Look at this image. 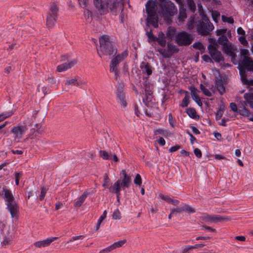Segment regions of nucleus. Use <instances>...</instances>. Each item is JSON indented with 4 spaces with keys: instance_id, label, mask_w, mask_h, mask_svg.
Listing matches in <instances>:
<instances>
[{
    "instance_id": "obj_1",
    "label": "nucleus",
    "mask_w": 253,
    "mask_h": 253,
    "mask_svg": "<svg viewBox=\"0 0 253 253\" xmlns=\"http://www.w3.org/2000/svg\"><path fill=\"white\" fill-rule=\"evenodd\" d=\"M249 51L247 49H242L240 51V59L238 69L242 82L244 84L253 85V80H248L245 70L253 72V60L249 57Z\"/></svg>"
},
{
    "instance_id": "obj_2",
    "label": "nucleus",
    "mask_w": 253,
    "mask_h": 253,
    "mask_svg": "<svg viewBox=\"0 0 253 253\" xmlns=\"http://www.w3.org/2000/svg\"><path fill=\"white\" fill-rule=\"evenodd\" d=\"M93 3L100 14H105L108 12L113 15H117L121 10L124 9V3L118 0H93Z\"/></svg>"
},
{
    "instance_id": "obj_3",
    "label": "nucleus",
    "mask_w": 253,
    "mask_h": 253,
    "mask_svg": "<svg viewBox=\"0 0 253 253\" xmlns=\"http://www.w3.org/2000/svg\"><path fill=\"white\" fill-rule=\"evenodd\" d=\"M198 6L199 14L202 17V21H200L197 26V31L200 35H207L210 32L213 30L214 26L210 21L207 16L204 14L201 3H198Z\"/></svg>"
},
{
    "instance_id": "obj_4",
    "label": "nucleus",
    "mask_w": 253,
    "mask_h": 253,
    "mask_svg": "<svg viewBox=\"0 0 253 253\" xmlns=\"http://www.w3.org/2000/svg\"><path fill=\"white\" fill-rule=\"evenodd\" d=\"M100 48L97 49L99 56L101 57L103 55H112L117 53V49L113 47L109 37L106 35L102 36L99 39Z\"/></svg>"
},
{
    "instance_id": "obj_5",
    "label": "nucleus",
    "mask_w": 253,
    "mask_h": 253,
    "mask_svg": "<svg viewBox=\"0 0 253 253\" xmlns=\"http://www.w3.org/2000/svg\"><path fill=\"white\" fill-rule=\"evenodd\" d=\"M146 11L147 14V21L148 24L155 28L158 27V21L157 16V0H149L146 5Z\"/></svg>"
},
{
    "instance_id": "obj_6",
    "label": "nucleus",
    "mask_w": 253,
    "mask_h": 253,
    "mask_svg": "<svg viewBox=\"0 0 253 253\" xmlns=\"http://www.w3.org/2000/svg\"><path fill=\"white\" fill-rule=\"evenodd\" d=\"M161 7L163 15L169 19L177 12V8L174 3L170 0H166L163 3L159 4Z\"/></svg>"
},
{
    "instance_id": "obj_7",
    "label": "nucleus",
    "mask_w": 253,
    "mask_h": 253,
    "mask_svg": "<svg viewBox=\"0 0 253 253\" xmlns=\"http://www.w3.org/2000/svg\"><path fill=\"white\" fill-rule=\"evenodd\" d=\"M192 41V36L185 31L178 32L175 36V42L179 46L188 45Z\"/></svg>"
},
{
    "instance_id": "obj_8",
    "label": "nucleus",
    "mask_w": 253,
    "mask_h": 253,
    "mask_svg": "<svg viewBox=\"0 0 253 253\" xmlns=\"http://www.w3.org/2000/svg\"><path fill=\"white\" fill-rule=\"evenodd\" d=\"M128 51L125 50L122 52L121 54H119L115 57L113 58L110 64V70L113 72L116 76L118 74V66L122 61L124 60L128 56Z\"/></svg>"
},
{
    "instance_id": "obj_9",
    "label": "nucleus",
    "mask_w": 253,
    "mask_h": 253,
    "mask_svg": "<svg viewBox=\"0 0 253 253\" xmlns=\"http://www.w3.org/2000/svg\"><path fill=\"white\" fill-rule=\"evenodd\" d=\"M217 43L214 41L211 44L209 45L208 49L209 52L213 60L216 62H220L224 60L221 53L217 49Z\"/></svg>"
},
{
    "instance_id": "obj_10",
    "label": "nucleus",
    "mask_w": 253,
    "mask_h": 253,
    "mask_svg": "<svg viewBox=\"0 0 253 253\" xmlns=\"http://www.w3.org/2000/svg\"><path fill=\"white\" fill-rule=\"evenodd\" d=\"M27 129L28 128L26 126L18 125L12 127L10 132L13 135L14 140L16 142H19Z\"/></svg>"
},
{
    "instance_id": "obj_11",
    "label": "nucleus",
    "mask_w": 253,
    "mask_h": 253,
    "mask_svg": "<svg viewBox=\"0 0 253 253\" xmlns=\"http://www.w3.org/2000/svg\"><path fill=\"white\" fill-rule=\"evenodd\" d=\"M0 197L4 200L5 204L15 200L12 192L6 186H0Z\"/></svg>"
},
{
    "instance_id": "obj_12",
    "label": "nucleus",
    "mask_w": 253,
    "mask_h": 253,
    "mask_svg": "<svg viewBox=\"0 0 253 253\" xmlns=\"http://www.w3.org/2000/svg\"><path fill=\"white\" fill-rule=\"evenodd\" d=\"M6 208L11 214L12 218H17L19 213V206L14 200L5 204Z\"/></svg>"
},
{
    "instance_id": "obj_13",
    "label": "nucleus",
    "mask_w": 253,
    "mask_h": 253,
    "mask_svg": "<svg viewBox=\"0 0 253 253\" xmlns=\"http://www.w3.org/2000/svg\"><path fill=\"white\" fill-rule=\"evenodd\" d=\"M57 238L58 237H49L45 240L36 242L34 243V245L36 247L39 248L48 247L52 242L56 240Z\"/></svg>"
},
{
    "instance_id": "obj_14",
    "label": "nucleus",
    "mask_w": 253,
    "mask_h": 253,
    "mask_svg": "<svg viewBox=\"0 0 253 253\" xmlns=\"http://www.w3.org/2000/svg\"><path fill=\"white\" fill-rule=\"evenodd\" d=\"M76 63V61L75 60H68L67 62L59 65L57 67V70L59 72H64L74 66Z\"/></svg>"
},
{
    "instance_id": "obj_15",
    "label": "nucleus",
    "mask_w": 253,
    "mask_h": 253,
    "mask_svg": "<svg viewBox=\"0 0 253 253\" xmlns=\"http://www.w3.org/2000/svg\"><path fill=\"white\" fill-rule=\"evenodd\" d=\"M122 173L123 175V178L121 182L123 190H125L126 188H128L131 183V178L128 175L125 169L122 170Z\"/></svg>"
},
{
    "instance_id": "obj_16",
    "label": "nucleus",
    "mask_w": 253,
    "mask_h": 253,
    "mask_svg": "<svg viewBox=\"0 0 253 253\" xmlns=\"http://www.w3.org/2000/svg\"><path fill=\"white\" fill-rule=\"evenodd\" d=\"M140 68L143 74L146 75V78H148L152 73L151 66L146 62H142L140 64Z\"/></svg>"
},
{
    "instance_id": "obj_17",
    "label": "nucleus",
    "mask_w": 253,
    "mask_h": 253,
    "mask_svg": "<svg viewBox=\"0 0 253 253\" xmlns=\"http://www.w3.org/2000/svg\"><path fill=\"white\" fill-rule=\"evenodd\" d=\"M167 50L164 53V56L170 58L174 53L178 52L179 49L177 47L172 43H168Z\"/></svg>"
},
{
    "instance_id": "obj_18",
    "label": "nucleus",
    "mask_w": 253,
    "mask_h": 253,
    "mask_svg": "<svg viewBox=\"0 0 253 253\" xmlns=\"http://www.w3.org/2000/svg\"><path fill=\"white\" fill-rule=\"evenodd\" d=\"M244 98L245 103L249 104L251 108H253V88H250L249 91L244 94Z\"/></svg>"
},
{
    "instance_id": "obj_19",
    "label": "nucleus",
    "mask_w": 253,
    "mask_h": 253,
    "mask_svg": "<svg viewBox=\"0 0 253 253\" xmlns=\"http://www.w3.org/2000/svg\"><path fill=\"white\" fill-rule=\"evenodd\" d=\"M122 187L121 180H118L112 186L109 187V191L110 192L115 193L116 195H120Z\"/></svg>"
},
{
    "instance_id": "obj_20",
    "label": "nucleus",
    "mask_w": 253,
    "mask_h": 253,
    "mask_svg": "<svg viewBox=\"0 0 253 253\" xmlns=\"http://www.w3.org/2000/svg\"><path fill=\"white\" fill-rule=\"evenodd\" d=\"M206 218L207 219V220L211 222L215 223L218 222H222L227 220V219L226 217L217 214L208 215V216L206 217Z\"/></svg>"
},
{
    "instance_id": "obj_21",
    "label": "nucleus",
    "mask_w": 253,
    "mask_h": 253,
    "mask_svg": "<svg viewBox=\"0 0 253 253\" xmlns=\"http://www.w3.org/2000/svg\"><path fill=\"white\" fill-rule=\"evenodd\" d=\"M222 49L224 53L231 57L232 58L235 57L234 49L231 43L229 42L228 44L222 46Z\"/></svg>"
},
{
    "instance_id": "obj_22",
    "label": "nucleus",
    "mask_w": 253,
    "mask_h": 253,
    "mask_svg": "<svg viewBox=\"0 0 253 253\" xmlns=\"http://www.w3.org/2000/svg\"><path fill=\"white\" fill-rule=\"evenodd\" d=\"M187 18L186 11L182 4L179 5V14L178 17V25H180Z\"/></svg>"
},
{
    "instance_id": "obj_23",
    "label": "nucleus",
    "mask_w": 253,
    "mask_h": 253,
    "mask_svg": "<svg viewBox=\"0 0 253 253\" xmlns=\"http://www.w3.org/2000/svg\"><path fill=\"white\" fill-rule=\"evenodd\" d=\"M166 37L163 32H160L156 37V41L158 42L160 45L164 47L167 43Z\"/></svg>"
},
{
    "instance_id": "obj_24",
    "label": "nucleus",
    "mask_w": 253,
    "mask_h": 253,
    "mask_svg": "<svg viewBox=\"0 0 253 253\" xmlns=\"http://www.w3.org/2000/svg\"><path fill=\"white\" fill-rule=\"evenodd\" d=\"M142 87L144 90L147 97L150 99L151 97L152 93L151 92V89L152 88L150 83L147 81H145L142 85Z\"/></svg>"
},
{
    "instance_id": "obj_25",
    "label": "nucleus",
    "mask_w": 253,
    "mask_h": 253,
    "mask_svg": "<svg viewBox=\"0 0 253 253\" xmlns=\"http://www.w3.org/2000/svg\"><path fill=\"white\" fill-rule=\"evenodd\" d=\"M176 35V29L173 27H169L166 32V36L167 38L170 41H172L173 37H175Z\"/></svg>"
},
{
    "instance_id": "obj_26",
    "label": "nucleus",
    "mask_w": 253,
    "mask_h": 253,
    "mask_svg": "<svg viewBox=\"0 0 253 253\" xmlns=\"http://www.w3.org/2000/svg\"><path fill=\"white\" fill-rule=\"evenodd\" d=\"M55 22V16L48 13L46 19V25L48 28H51L54 25Z\"/></svg>"
},
{
    "instance_id": "obj_27",
    "label": "nucleus",
    "mask_w": 253,
    "mask_h": 253,
    "mask_svg": "<svg viewBox=\"0 0 253 253\" xmlns=\"http://www.w3.org/2000/svg\"><path fill=\"white\" fill-rule=\"evenodd\" d=\"M215 85L220 94H223L225 92V87L222 80H216L215 82Z\"/></svg>"
},
{
    "instance_id": "obj_28",
    "label": "nucleus",
    "mask_w": 253,
    "mask_h": 253,
    "mask_svg": "<svg viewBox=\"0 0 253 253\" xmlns=\"http://www.w3.org/2000/svg\"><path fill=\"white\" fill-rule=\"evenodd\" d=\"M197 90L194 88L193 90L191 91V96L192 99L197 103L199 106H202V102L197 94Z\"/></svg>"
},
{
    "instance_id": "obj_29",
    "label": "nucleus",
    "mask_w": 253,
    "mask_h": 253,
    "mask_svg": "<svg viewBox=\"0 0 253 253\" xmlns=\"http://www.w3.org/2000/svg\"><path fill=\"white\" fill-rule=\"evenodd\" d=\"M87 197V193L84 192L78 199V201L74 204L75 207H80L84 202Z\"/></svg>"
},
{
    "instance_id": "obj_30",
    "label": "nucleus",
    "mask_w": 253,
    "mask_h": 253,
    "mask_svg": "<svg viewBox=\"0 0 253 253\" xmlns=\"http://www.w3.org/2000/svg\"><path fill=\"white\" fill-rule=\"evenodd\" d=\"M154 134H161L163 135L164 136L167 137L170 135V133L168 130H165L161 128H158L154 131Z\"/></svg>"
},
{
    "instance_id": "obj_31",
    "label": "nucleus",
    "mask_w": 253,
    "mask_h": 253,
    "mask_svg": "<svg viewBox=\"0 0 253 253\" xmlns=\"http://www.w3.org/2000/svg\"><path fill=\"white\" fill-rule=\"evenodd\" d=\"M117 98L119 102L124 107H126V106L127 103L124 94H121V93H118L117 95Z\"/></svg>"
},
{
    "instance_id": "obj_32",
    "label": "nucleus",
    "mask_w": 253,
    "mask_h": 253,
    "mask_svg": "<svg viewBox=\"0 0 253 253\" xmlns=\"http://www.w3.org/2000/svg\"><path fill=\"white\" fill-rule=\"evenodd\" d=\"M187 115L192 119H196L197 117V113L196 110L194 108H189L186 110Z\"/></svg>"
},
{
    "instance_id": "obj_33",
    "label": "nucleus",
    "mask_w": 253,
    "mask_h": 253,
    "mask_svg": "<svg viewBox=\"0 0 253 253\" xmlns=\"http://www.w3.org/2000/svg\"><path fill=\"white\" fill-rule=\"evenodd\" d=\"M106 211H105L99 217V219H98L97 223L95 227L96 231H97L99 229L101 222L104 220V219L106 217Z\"/></svg>"
},
{
    "instance_id": "obj_34",
    "label": "nucleus",
    "mask_w": 253,
    "mask_h": 253,
    "mask_svg": "<svg viewBox=\"0 0 253 253\" xmlns=\"http://www.w3.org/2000/svg\"><path fill=\"white\" fill-rule=\"evenodd\" d=\"M217 42L219 44L222 45V47L228 44L229 42L227 38L224 36H221L219 37Z\"/></svg>"
},
{
    "instance_id": "obj_35",
    "label": "nucleus",
    "mask_w": 253,
    "mask_h": 253,
    "mask_svg": "<svg viewBox=\"0 0 253 253\" xmlns=\"http://www.w3.org/2000/svg\"><path fill=\"white\" fill-rule=\"evenodd\" d=\"M237 113L241 116H243L245 117H247L249 116L250 112L249 111L246 109L245 107H242L241 109H239Z\"/></svg>"
},
{
    "instance_id": "obj_36",
    "label": "nucleus",
    "mask_w": 253,
    "mask_h": 253,
    "mask_svg": "<svg viewBox=\"0 0 253 253\" xmlns=\"http://www.w3.org/2000/svg\"><path fill=\"white\" fill-rule=\"evenodd\" d=\"M126 242V240H120L119 241L116 242L114 243V244H112L111 245V246L112 247V250H114L117 248H120V247L123 246V245Z\"/></svg>"
},
{
    "instance_id": "obj_37",
    "label": "nucleus",
    "mask_w": 253,
    "mask_h": 253,
    "mask_svg": "<svg viewBox=\"0 0 253 253\" xmlns=\"http://www.w3.org/2000/svg\"><path fill=\"white\" fill-rule=\"evenodd\" d=\"M100 156L104 160H111L112 159V154H109L107 152L105 151H99Z\"/></svg>"
},
{
    "instance_id": "obj_38",
    "label": "nucleus",
    "mask_w": 253,
    "mask_h": 253,
    "mask_svg": "<svg viewBox=\"0 0 253 253\" xmlns=\"http://www.w3.org/2000/svg\"><path fill=\"white\" fill-rule=\"evenodd\" d=\"M200 88L202 91L203 93L207 96L210 97L212 95V93L203 84H200Z\"/></svg>"
},
{
    "instance_id": "obj_39",
    "label": "nucleus",
    "mask_w": 253,
    "mask_h": 253,
    "mask_svg": "<svg viewBox=\"0 0 253 253\" xmlns=\"http://www.w3.org/2000/svg\"><path fill=\"white\" fill-rule=\"evenodd\" d=\"M187 5L190 10L194 12L196 10V4L193 0H187Z\"/></svg>"
},
{
    "instance_id": "obj_40",
    "label": "nucleus",
    "mask_w": 253,
    "mask_h": 253,
    "mask_svg": "<svg viewBox=\"0 0 253 253\" xmlns=\"http://www.w3.org/2000/svg\"><path fill=\"white\" fill-rule=\"evenodd\" d=\"M182 211H186L188 213H193L195 212V210L191 207L184 205L182 206Z\"/></svg>"
},
{
    "instance_id": "obj_41",
    "label": "nucleus",
    "mask_w": 253,
    "mask_h": 253,
    "mask_svg": "<svg viewBox=\"0 0 253 253\" xmlns=\"http://www.w3.org/2000/svg\"><path fill=\"white\" fill-rule=\"evenodd\" d=\"M193 47L196 49H199L202 52H204L205 48L201 42H197L193 43Z\"/></svg>"
},
{
    "instance_id": "obj_42",
    "label": "nucleus",
    "mask_w": 253,
    "mask_h": 253,
    "mask_svg": "<svg viewBox=\"0 0 253 253\" xmlns=\"http://www.w3.org/2000/svg\"><path fill=\"white\" fill-rule=\"evenodd\" d=\"M58 11V8L56 4H52L50 7V12L49 13L51 14L52 15L55 16Z\"/></svg>"
},
{
    "instance_id": "obj_43",
    "label": "nucleus",
    "mask_w": 253,
    "mask_h": 253,
    "mask_svg": "<svg viewBox=\"0 0 253 253\" xmlns=\"http://www.w3.org/2000/svg\"><path fill=\"white\" fill-rule=\"evenodd\" d=\"M211 16L213 20L215 22H217V19L220 16V13L216 10H212Z\"/></svg>"
},
{
    "instance_id": "obj_44",
    "label": "nucleus",
    "mask_w": 253,
    "mask_h": 253,
    "mask_svg": "<svg viewBox=\"0 0 253 253\" xmlns=\"http://www.w3.org/2000/svg\"><path fill=\"white\" fill-rule=\"evenodd\" d=\"M86 84L87 81L86 80L78 77L77 86L82 87L83 86L86 85Z\"/></svg>"
},
{
    "instance_id": "obj_45",
    "label": "nucleus",
    "mask_w": 253,
    "mask_h": 253,
    "mask_svg": "<svg viewBox=\"0 0 253 253\" xmlns=\"http://www.w3.org/2000/svg\"><path fill=\"white\" fill-rule=\"evenodd\" d=\"M11 242V238L10 237H4L3 239L0 242V245H6L10 244Z\"/></svg>"
},
{
    "instance_id": "obj_46",
    "label": "nucleus",
    "mask_w": 253,
    "mask_h": 253,
    "mask_svg": "<svg viewBox=\"0 0 253 253\" xmlns=\"http://www.w3.org/2000/svg\"><path fill=\"white\" fill-rule=\"evenodd\" d=\"M77 83H78V77L67 81L66 82V84L77 86Z\"/></svg>"
},
{
    "instance_id": "obj_47",
    "label": "nucleus",
    "mask_w": 253,
    "mask_h": 253,
    "mask_svg": "<svg viewBox=\"0 0 253 253\" xmlns=\"http://www.w3.org/2000/svg\"><path fill=\"white\" fill-rule=\"evenodd\" d=\"M189 96L186 95L184 98L183 99L182 104H181V106L182 107H187L188 105L189 101Z\"/></svg>"
},
{
    "instance_id": "obj_48",
    "label": "nucleus",
    "mask_w": 253,
    "mask_h": 253,
    "mask_svg": "<svg viewBox=\"0 0 253 253\" xmlns=\"http://www.w3.org/2000/svg\"><path fill=\"white\" fill-rule=\"evenodd\" d=\"M113 218L114 219H120L121 217V212L118 209L115 210L113 213Z\"/></svg>"
},
{
    "instance_id": "obj_49",
    "label": "nucleus",
    "mask_w": 253,
    "mask_h": 253,
    "mask_svg": "<svg viewBox=\"0 0 253 253\" xmlns=\"http://www.w3.org/2000/svg\"><path fill=\"white\" fill-rule=\"evenodd\" d=\"M222 20L224 22H227L230 24H232L234 22V19L232 17H226L222 15Z\"/></svg>"
},
{
    "instance_id": "obj_50",
    "label": "nucleus",
    "mask_w": 253,
    "mask_h": 253,
    "mask_svg": "<svg viewBox=\"0 0 253 253\" xmlns=\"http://www.w3.org/2000/svg\"><path fill=\"white\" fill-rule=\"evenodd\" d=\"M134 183L136 185L140 186L142 183V179L140 175L139 174H137L134 179Z\"/></svg>"
},
{
    "instance_id": "obj_51",
    "label": "nucleus",
    "mask_w": 253,
    "mask_h": 253,
    "mask_svg": "<svg viewBox=\"0 0 253 253\" xmlns=\"http://www.w3.org/2000/svg\"><path fill=\"white\" fill-rule=\"evenodd\" d=\"M146 34H147V37L148 38L149 42L156 41V37H155L153 35L152 31H150L149 32H147Z\"/></svg>"
},
{
    "instance_id": "obj_52",
    "label": "nucleus",
    "mask_w": 253,
    "mask_h": 253,
    "mask_svg": "<svg viewBox=\"0 0 253 253\" xmlns=\"http://www.w3.org/2000/svg\"><path fill=\"white\" fill-rule=\"evenodd\" d=\"M192 249H193L192 246H184L182 247L181 249V253H189V251Z\"/></svg>"
},
{
    "instance_id": "obj_53",
    "label": "nucleus",
    "mask_w": 253,
    "mask_h": 253,
    "mask_svg": "<svg viewBox=\"0 0 253 253\" xmlns=\"http://www.w3.org/2000/svg\"><path fill=\"white\" fill-rule=\"evenodd\" d=\"M238 40L243 45L247 46L248 45V42L246 39L245 36H241L239 37Z\"/></svg>"
},
{
    "instance_id": "obj_54",
    "label": "nucleus",
    "mask_w": 253,
    "mask_h": 253,
    "mask_svg": "<svg viewBox=\"0 0 253 253\" xmlns=\"http://www.w3.org/2000/svg\"><path fill=\"white\" fill-rule=\"evenodd\" d=\"M85 236L84 235H80V236H73L71 238H70L67 243H69L70 242H73L74 241L77 240H82L83 239Z\"/></svg>"
},
{
    "instance_id": "obj_55",
    "label": "nucleus",
    "mask_w": 253,
    "mask_h": 253,
    "mask_svg": "<svg viewBox=\"0 0 253 253\" xmlns=\"http://www.w3.org/2000/svg\"><path fill=\"white\" fill-rule=\"evenodd\" d=\"M47 189L45 187H42L41 189V194L39 196V199L41 201L43 200L45 195L46 193Z\"/></svg>"
},
{
    "instance_id": "obj_56",
    "label": "nucleus",
    "mask_w": 253,
    "mask_h": 253,
    "mask_svg": "<svg viewBox=\"0 0 253 253\" xmlns=\"http://www.w3.org/2000/svg\"><path fill=\"white\" fill-rule=\"evenodd\" d=\"M194 21L193 19L189 20L187 24V29L189 30L192 29L194 27Z\"/></svg>"
},
{
    "instance_id": "obj_57",
    "label": "nucleus",
    "mask_w": 253,
    "mask_h": 253,
    "mask_svg": "<svg viewBox=\"0 0 253 253\" xmlns=\"http://www.w3.org/2000/svg\"><path fill=\"white\" fill-rule=\"evenodd\" d=\"M112 251H113V250L110 245V246H108V247L100 251L99 253H108L111 252Z\"/></svg>"
},
{
    "instance_id": "obj_58",
    "label": "nucleus",
    "mask_w": 253,
    "mask_h": 253,
    "mask_svg": "<svg viewBox=\"0 0 253 253\" xmlns=\"http://www.w3.org/2000/svg\"><path fill=\"white\" fill-rule=\"evenodd\" d=\"M80 5L83 8H85L87 5V0H78Z\"/></svg>"
},
{
    "instance_id": "obj_59",
    "label": "nucleus",
    "mask_w": 253,
    "mask_h": 253,
    "mask_svg": "<svg viewBox=\"0 0 253 253\" xmlns=\"http://www.w3.org/2000/svg\"><path fill=\"white\" fill-rule=\"evenodd\" d=\"M13 113L12 111H8L6 112L3 113L1 114L2 115V117H3L4 120H5V119L13 115Z\"/></svg>"
},
{
    "instance_id": "obj_60",
    "label": "nucleus",
    "mask_w": 253,
    "mask_h": 253,
    "mask_svg": "<svg viewBox=\"0 0 253 253\" xmlns=\"http://www.w3.org/2000/svg\"><path fill=\"white\" fill-rule=\"evenodd\" d=\"M194 154L195 156L200 158L202 157V152L198 148H195L194 150Z\"/></svg>"
},
{
    "instance_id": "obj_61",
    "label": "nucleus",
    "mask_w": 253,
    "mask_h": 253,
    "mask_svg": "<svg viewBox=\"0 0 253 253\" xmlns=\"http://www.w3.org/2000/svg\"><path fill=\"white\" fill-rule=\"evenodd\" d=\"M159 197L163 200L166 201L168 202H170L171 198L167 195H164L163 194H160Z\"/></svg>"
},
{
    "instance_id": "obj_62",
    "label": "nucleus",
    "mask_w": 253,
    "mask_h": 253,
    "mask_svg": "<svg viewBox=\"0 0 253 253\" xmlns=\"http://www.w3.org/2000/svg\"><path fill=\"white\" fill-rule=\"evenodd\" d=\"M230 107L231 109L234 112H238V109L236 104L235 103L232 102L230 104Z\"/></svg>"
},
{
    "instance_id": "obj_63",
    "label": "nucleus",
    "mask_w": 253,
    "mask_h": 253,
    "mask_svg": "<svg viewBox=\"0 0 253 253\" xmlns=\"http://www.w3.org/2000/svg\"><path fill=\"white\" fill-rule=\"evenodd\" d=\"M109 179L107 174H105L104 176V182L103 184V186L106 187L109 184Z\"/></svg>"
},
{
    "instance_id": "obj_64",
    "label": "nucleus",
    "mask_w": 253,
    "mask_h": 253,
    "mask_svg": "<svg viewBox=\"0 0 253 253\" xmlns=\"http://www.w3.org/2000/svg\"><path fill=\"white\" fill-rule=\"evenodd\" d=\"M237 32L238 34L241 36H245V31L242 27H239L237 30Z\"/></svg>"
}]
</instances>
